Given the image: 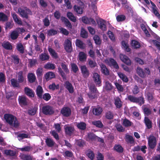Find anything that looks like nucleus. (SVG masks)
<instances>
[{
  "label": "nucleus",
  "instance_id": "c03bdc74",
  "mask_svg": "<svg viewBox=\"0 0 160 160\" xmlns=\"http://www.w3.org/2000/svg\"><path fill=\"white\" fill-rule=\"evenodd\" d=\"M126 17L124 15H118L116 17V19L118 22H122L125 20Z\"/></svg>",
  "mask_w": 160,
  "mask_h": 160
},
{
  "label": "nucleus",
  "instance_id": "58836bf2",
  "mask_svg": "<svg viewBox=\"0 0 160 160\" xmlns=\"http://www.w3.org/2000/svg\"><path fill=\"white\" fill-rule=\"evenodd\" d=\"M13 24L12 21L10 22H7L5 24V29H11L13 26Z\"/></svg>",
  "mask_w": 160,
  "mask_h": 160
},
{
  "label": "nucleus",
  "instance_id": "4468645a",
  "mask_svg": "<svg viewBox=\"0 0 160 160\" xmlns=\"http://www.w3.org/2000/svg\"><path fill=\"white\" fill-rule=\"evenodd\" d=\"M2 46L4 48L7 50H11L12 48L11 44L8 42H4L2 43Z\"/></svg>",
  "mask_w": 160,
  "mask_h": 160
},
{
  "label": "nucleus",
  "instance_id": "2f4dec72",
  "mask_svg": "<svg viewBox=\"0 0 160 160\" xmlns=\"http://www.w3.org/2000/svg\"><path fill=\"white\" fill-rule=\"evenodd\" d=\"M18 82L21 83L24 81V78L22 76V72L20 71L18 73Z\"/></svg>",
  "mask_w": 160,
  "mask_h": 160
},
{
  "label": "nucleus",
  "instance_id": "e2e57ef3",
  "mask_svg": "<svg viewBox=\"0 0 160 160\" xmlns=\"http://www.w3.org/2000/svg\"><path fill=\"white\" fill-rule=\"evenodd\" d=\"M58 72L62 76L63 79H66V75L65 73L63 72L61 68L59 67L58 68Z\"/></svg>",
  "mask_w": 160,
  "mask_h": 160
},
{
  "label": "nucleus",
  "instance_id": "e433bc0d",
  "mask_svg": "<svg viewBox=\"0 0 160 160\" xmlns=\"http://www.w3.org/2000/svg\"><path fill=\"white\" fill-rule=\"evenodd\" d=\"M126 140L128 143L132 144L134 142V141L133 137L128 135H126Z\"/></svg>",
  "mask_w": 160,
  "mask_h": 160
},
{
  "label": "nucleus",
  "instance_id": "393cba45",
  "mask_svg": "<svg viewBox=\"0 0 160 160\" xmlns=\"http://www.w3.org/2000/svg\"><path fill=\"white\" fill-rule=\"evenodd\" d=\"M115 104L118 108H120L122 105V102L120 99L118 97H116L114 98Z\"/></svg>",
  "mask_w": 160,
  "mask_h": 160
},
{
  "label": "nucleus",
  "instance_id": "f3484780",
  "mask_svg": "<svg viewBox=\"0 0 160 160\" xmlns=\"http://www.w3.org/2000/svg\"><path fill=\"white\" fill-rule=\"evenodd\" d=\"M55 75L54 73L52 72H49L44 76L45 78L47 81L55 77Z\"/></svg>",
  "mask_w": 160,
  "mask_h": 160
},
{
  "label": "nucleus",
  "instance_id": "f03ea898",
  "mask_svg": "<svg viewBox=\"0 0 160 160\" xmlns=\"http://www.w3.org/2000/svg\"><path fill=\"white\" fill-rule=\"evenodd\" d=\"M89 92L88 95L90 99H94L97 97L98 91L96 88L93 85H91L89 87Z\"/></svg>",
  "mask_w": 160,
  "mask_h": 160
},
{
  "label": "nucleus",
  "instance_id": "774afa93",
  "mask_svg": "<svg viewBox=\"0 0 160 160\" xmlns=\"http://www.w3.org/2000/svg\"><path fill=\"white\" fill-rule=\"evenodd\" d=\"M88 63L90 66L91 68L95 67L97 65V63L91 60H88Z\"/></svg>",
  "mask_w": 160,
  "mask_h": 160
},
{
  "label": "nucleus",
  "instance_id": "79ce46f5",
  "mask_svg": "<svg viewBox=\"0 0 160 160\" xmlns=\"http://www.w3.org/2000/svg\"><path fill=\"white\" fill-rule=\"evenodd\" d=\"M48 50L52 57L55 58L58 57L57 54L54 50L52 48H48Z\"/></svg>",
  "mask_w": 160,
  "mask_h": 160
},
{
  "label": "nucleus",
  "instance_id": "49530a36",
  "mask_svg": "<svg viewBox=\"0 0 160 160\" xmlns=\"http://www.w3.org/2000/svg\"><path fill=\"white\" fill-rule=\"evenodd\" d=\"M122 37L124 39H128L130 37L128 32L127 31H123L122 33Z\"/></svg>",
  "mask_w": 160,
  "mask_h": 160
},
{
  "label": "nucleus",
  "instance_id": "5fc2aeb1",
  "mask_svg": "<svg viewBox=\"0 0 160 160\" xmlns=\"http://www.w3.org/2000/svg\"><path fill=\"white\" fill-rule=\"evenodd\" d=\"M11 83L13 87H17L19 86V84L17 81L15 79L12 78L11 80Z\"/></svg>",
  "mask_w": 160,
  "mask_h": 160
},
{
  "label": "nucleus",
  "instance_id": "39448f33",
  "mask_svg": "<svg viewBox=\"0 0 160 160\" xmlns=\"http://www.w3.org/2000/svg\"><path fill=\"white\" fill-rule=\"evenodd\" d=\"M42 112L46 115H51L53 114L54 111L53 108L49 105H45L42 108Z\"/></svg>",
  "mask_w": 160,
  "mask_h": 160
},
{
  "label": "nucleus",
  "instance_id": "aec40b11",
  "mask_svg": "<svg viewBox=\"0 0 160 160\" xmlns=\"http://www.w3.org/2000/svg\"><path fill=\"white\" fill-rule=\"evenodd\" d=\"M67 16L69 19L73 22H75L77 21L76 17L71 12H68L67 13Z\"/></svg>",
  "mask_w": 160,
  "mask_h": 160
},
{
  "label": "nucleus",
  "instance_id": "5701e85b",
  "mask_svg": "<svg viewBox=\"0 0 160 160\" xmlns=\"http://www.w3.org/2000/svg\"><path fill=\"white\" fill-rule=\"evenodd\" d=\"M78 58L81 61H85L87 59L86 54L83 52H80L78 55Z\"/></svg>",
  "mask_w": 160,
  "mask_h": 160
},
{
  "label": "nucleus",
  "instance_id": "bf43d9fd",
  "mask_svg": "<svg viewBox=\"0 0 160 160\" xmlns=\"http://www.w3.org/2000/svg\"><path fill=\"white\" fill-rule=\"evenodd\" d=\"M59 29L61 32L65 35H68L69 34V32L64 28H60Z\"/></svg>",
  "mask_w": 160,
  "mask_h": 160
},
{
  "label": "nucleus",
  "instance_id": "4be33fe9",
  "mask_svg": "<svg viewBox=\"0 0 160 160\" xmlns=\"http://www.w3.org/2000/svg\"><path fill=\"white\" fill-rule=\"evenodd\" d=\"M43 91L42 87L40 86H38L36 90V92L37 95L40 98H42V94Z\"/></svg>",
  "mask_w": 160,
  "mask_h": 160
},
{
  "label": "nucleus",
  "instance_id": "c756f323",
  "mask_svg": "<svg viewBox=\"0 0 160 160\" xmlns=\"http://www.w3.org/2000/svg\"><path fill=\"white\" fill-rule=\"evenodd\" d=\"M102 110L100 107H97L93 109V113L96 115H99L100 114Z\"/></svg>",
  "mask_w": 160,
  "mask_h": 160
},
{
  "label": "nucleus",
  "instance_id": "473e14b6",
  "mask_svg": "<svg viewBox=\"0 0 160 160\" xmlns=\"http://www.w3.org/2000/svg\"><path fill=\"white\" fill-rule=\"evenodd\" d=\"M104 88L107 90H111L112 88V86L111 84L108 81L105 82Z\"/></svg>",
  "mask_w": 160,
  "mask_h": 160
},
{
  "label": "nucleus",
  "instance_id": "a878e982",
  "mask_svg": "<svg viewBox=\"0 0 160 160\" xmlns=\"http://www.w3.org/2000/svg\"><path fill=\"white\" fill-rule=\"evenodd\" d=\"M100 66L102 72L105 75H108L109 74V71L104 65L101 64L100 65Z\"/></svg>",
  "mask_w": 160,
  "mask_h": 160
},
{
  "label": "nucleus",
  "instance_id": "603ef678",
  "mask_svg": "<svg viewBox=\"0 0 160 160\" xmlns=\"http://www.w3.org/2000/svg\"><path fill=\"white\" fill-rule=\"evenodd\" d=\"M49 88L50 89L54 90L55 89H58L59 88V85L58 84L56 85L55 83H52L49 86Z\"/></svg>",
  "mask_w": 160,
  "mask_h": 160
},
{
  "label": "nucleus",
  "instance_id": "9b49d317",
  "mask_svg": "<svg viewBox=\"0 0 160 160\" xmlns=\"http://www.w3.org/2000/svg\"><path fill=\"white\" fill-rule=\"evenodd\" d=\"M61 112L63 115L66 117L69 116L71 113L70 108L67 107L63 108L61 110Z\"/></svg>",
  "mask_w": 160,
  "mask_h": 160
},
{
  "label": "nucleus",
  "instance_id": "052dcab7",
  "mask_svg": "<svg viewBox=\"0 0 160 160\" xmlns=\"http://www.w3.org/2000/svg\"><path fill=\"white\" fill-rule=\"evenodd\" d=\"M158 10V8L156 9L154 8V9L152 10V12L155 14L156 16L159 19L160 18V14L159 13Z\"/></svg>",
  "mask_w": 160,
  "mask_h": 160
},
{
  "label": "nucleus",
  "instance_id": "412c9836",
  "mask_svg": "<svg viewBox=\"0 0 160 160\" xmlns=\"http://www.w3.org/2000/svg\"><path fill=\"white\" fill-rule=\"evenodd\" d=\"M8 20V18L7 15L3 12H0V21L6 22Z\"/></svg>",
  "mask_w": 160,
  "mask_h": 160
},
{
  "label": "nucleus",
  "instance_id": "37998d69",
  "mask_svg": "<svg viewBox=\"0 0 160 160\" xmlns=\"http://www.w3.org/2000/svg\"><path fill=\"white\" fill-rule=\"evenodd\" d=\"M86 124L82 122H81L77 124V126L78 128L81 130H84L86 128Z\"/></svg>",
  "mask_w": 160,
  "mask_h": 160
},
{
  "label": "nucleus",
  "instance_id": "0eeeda50",
  "mask_svg": "<svg viewBox=\"0 0 160 160\" xmlns=\"http://www.w3.org/2000/svg\"><path fill=\"white\" fill-rule=\"evenodd\" d=\"M29 9H27L26 8H25L24 9L21 8H19L18 9V12L21 16L23 18L26 19H27L28 18V12H29Z\"/></svg>",
  "mask_w": 160,
  "mask_h": 160
},
{
  "label": "nucleus",
  "instance_id": "6e6552de",
  "mask_svg": "<svg viewBox=\"0 0 160 160\" xmlns=\"http://www.w3.org/2000/svg\"><path fill=\"white\" fill-rule=\"evenodd\" d=\"M93 78L94 81L97 86H101V81L100 77V75L97 73H94L93 75Z\"/></svg>",
  "mask_w": 160,
  "mask_h": 160
},
{
  "label": "nucleus",
  "instance_id": "1a4fd4ad",
  "mask_svg": "<svg viewBox=\"0 0 160 160\" xmlns=\"http://www.w3.org/2000/svg\"><path fill=\"white\" fill-rule=\"evenodd\" d=\"M120 58L121 60L128 65H130L131 62L129 58L126 56L122 54H120Z\"/></svg>",
  "mask_w": 160,
  "mask_h": 160
},
{
  "label": "nucleus",
  "instance_id": "7ed1b4c3",
  "mask_svg": "<svg viewBox=\"0 0 160 160\" xmlns=\"http://www.w3.org/2000/svg\"><path fill=\"white\" fill-rule=\"evenodd\" d=\"M148 144L150 148H154L157 144L156 138L152 135H150L148 138Z\"/></svg>",
  "mask_w": 160,
  "mask_h": 160
},
{
  "label": "nucleus",
  "instance_id": "cd10ccee",
  "mask_svg": "<svg viewBox=\"0 0 160 160\" xmlns=\"http://www.w3.org/2000/svg\"><path fill=\"white\" fill-rule=\"evenodd\" d=\"M137 74L141 77L143 78L145 76V73L143 71V69L140 67H138L137 69Z\"/></svg>",
  "mask_w": 160,
  "mask_h": 160
},
{
  "label": "nucleus",
  "instance_id": "a211bd4d",
  "mask_svg": "<svg viewBox=\"0 0 160 160\" xmlns=\"http://www.w3.org/2000/svg\"><path fill=\"white\" fill-rule=\"evenodd\" d=\"M73 9L74 11L78 14H82L83 12V8L80 6L74 5Z\"/></svg>",
  "mask_w": 160,
  "mask_h": 160
},
{
  "label": "nucleus",
  "instance_id": "a19ab883",
  "mask_svg": "<svg viewBox=\"0 0 160 160\" xmlns=\"http://www.w3.org/2000/svg\"><path fill=\"white\" fill-rule=\"evenodd\" d=\"M18 36V32L16 31H12L11 34V38L13 40H15L17 38Z\"/></svg>",
  "mask_w": 160,
  "mask_h": 160
},
{
  "label": "nucleus",
  "instance_id": "7c9ffc66",
  "mask_svg": "<svg viewBox=\"0 0 160 160\" xmlns=\"http://www.w3.org/2000/svg\"><path fill=\"white\" fill-rule=\"evenodd\" d=\"M46 142L47 145L49 147H52L55 143L52 139L49 138L46 139Z\"/></svg>",
  "mask_w": 160,
  "mask_h": 160
},
{
  "label": "nucleus",
  "instance_id": "423d86ee",
  "mask_svg": "<svg viewBox=\"0 0 160 160\" xmlns=\"http://www.w3.org/2000/svg\"><path fill=\"white\" fill-rule=\"evenodd\" d=\"M18 100L19 104L22 107L27 106L29 103V100L23 96H19Z\"/></svg>",
  "mask_w": 160,
  "mask_h": 160
},
{
  "label": "nucleus",
  "instance_id": "2eb2a0df",
  "mask_svg": "<svg viewBox=\"0 0 160 160\" xmlns=\"http://www.w3.org/2000/svg\"><path fill=\"white\" fill-rule=\"evenodd\" d=\"M66 133L68 135H71L73 132L74 129L72 127L69 126L68 125H66L64 127Z\"/></svg>",
  "mask_w": 160,
  "mask_h": 160
},
{
  "label": "nucleus",
  "instance_id": "338daca9",
  "mask_svg": "<svg viewBox=\"0 0 160 160\" xmlns=\"http://www.w3.org/2000/svg\"><path fill=\"white\" fill-rule=\"evenodd\" d=\"M151 33L152 37L155 39V40H160V37L154 32L151 31Z\"/></svg>",
  "mask_w": 160,
  "mask_h": 160
},
{
  "label": "nucleus",
  "instance_id": "bb28decb",
  "mask_svg": "<svg viewBox=\"0 0 160 160\" xmlns=\"http://www.w3.org/2000/svg\"><path fill=\"white\" fill-rule=\"evenodd\" d=\"M118 74L119 78L123 82H128V78L124 74L121 72H118Z\"/></svg>",
  "mask_w": 160,
  "mask_h": 160
},
{
  "label": "nucleus",
  "instance_id": "0e129e2a",
  "mask_svg": "<svg viewBox=\"0 0 160 160\" xmlns=\"http://www.w3.org/2000/svg\"><path fill=\"white\" fill-rule=\"evenodd\" d=\"M42 98H43L44 100L48 101L50 99L51 96L48 93H46L43 95V97L42 96Z\"/></svg>",
  "mask_w": 160,
  "mask_h": 160
},
{
  "label": "nucleus",
  "instance_id": "680f3d73",
  "mask_svg": "<svg viewBox=\"0 0 160 160\" xmlns=\"http://www.w3.org/2000/svg\"><path fill=\"white\" fill-rule=\"evenodd\" d=\"M82 22L86 24H88L89 23V18L86 16H83L82 18Z\"/></svg>",
  "mask_w": 160,
  "mask_h": 160
},
{
  "label": "nucleus",
  "instance_id": "69168bd1",
  "mask_svg": "<svg viewBox=\"0 0 160 160\" xmlns=\"http://www.w3.org/2000/svg\"><path fill=\"white\" fill-rule=\"evenodd\" d=\"M43 22L45 26L48 27L49 25L50 22L48 17H46L43 19Z\"/></svg>",
  "mask_w": 160,
  "mask_h": 160
},
{
  "label": "nucleus",
  "instance_id": "4c0bfd02",
  "mask_svg": "<svg viewBox=\"0 0 160 160\" xmlns=\"http://www.w3.org/2000/svg\"><path fill=\"white\" fill-rule=\"evenodd\" d=\"M92 124L96 127L101 128L103 127V124L102 122L99 120L94 121L92 122Z\"/></svg>",
  "mask_w": 160,
  "mask_h": 160
},
{
  "label": "nucleus",
  "instance_id": "c9c22d12",
  "mask_svg": "<svg viewBox=\"0 0 160 160\" xmlns=\"http://www.w3.org/2000/svg\"><path fill=\"white\" fill-rule=\"evenodd\" d=\"M76 44L77 46L81 49L84 48L86 46L85 44L82 42V41H76Z\"/></svg>",
  "mask_w": 160,
  "mask_h": 160
},
{
  "label": "nucleus",
  "instance_id": "dca6fc26",
  "mask_svg": "<svg viewBox=\"0 0 160 160\" xmlns=\"http://www.w3.org/2000/svg\"><path fill=\"white\" fill-rule=\"evenodd\" d=\"M81 69L82 73L85 77H88L89 74V71L87 69L86 67L82 66L81 67Z\"/></svg>",
  "mask_w": 160,
  "mask_h": 160
},
{
  "label": "nucleus",
  "instance_id": "09e8293b",
  "mask_svg": "<svg viewBox=\"0 0 160 160\" xmlns=\"http://www.w3.org/2000/svg\"><path fill=\"white\" fill-rule=\"evenodd\" d=\"M114 149L118 152H122L123 149L122 147L120 145H116L114 147Z\"/></svg>",
  "mask_w": 160,
  "mask_h": 160
},
{
  "label": "nucleus",
  "instance_id": "c85d7f7f",
  "mask_svg": "<svg viewBox=\"0 0 160 160\" xmlns=\"http://www.w3.org/2000/svg\"><path fill=\"white\" fill-rule=\"evenodd\" d=\"M55 65L52 63L48 62L44 66V68L46 69L53 70L55 68Z\"/></svg>",
  "mask_w": 160,
  "mask_h": 160
},
{
  "label": "nucleus",
  "instance_id": "6e6d98bb",
  "mask_svg": "<svg viewBox=\"0 0 160 160\" xmlns=\"http://www.w3.org/2000/svg\"><path fill=\"white\" fill-rule=\"evenodd\" d=\"M108 35L111 40H115V37L113 32L111 31H108Z\"/></svg>",
  "mask_w": 160,
  "mask_h": 160
},
{
  "label": "nucleus",
  "instance_id": "20e7f679",
  "mask_svg": "<svg viewBox=\"0 0 160 160\" xmlns=\"http://www.w3.org/2000/svg\"><path fill=\"white\" fill-rule=\"evenodd\" d=\"M105 62L111 67H113L116 69L119 68V66L116 62L112 58H108L105 60Z\"/></svg>",
  "mask_w": 160,
  "mask_h": 160
},
{
  "label": "nucleus",
  "instance_id": "3c124183",
  "mask_svg": "<svg viewBox=\"0 0 160 160\" xmlns=\"http://www.w3.org/2000/svg\"><path fill=\"white\" fill-rule=\"evenodd\" d=\"M128 98L130 101L132 102H139V100L138 98L134 97L131 95L128 96Z\"/></svg>",
  "mask_w": 160,
  "mask_h": 160
},
{
  "label": "nucleus",
  "instance_id": "f257e3e1",
  "mask_svg": "<svg viewBox=\"0 0 160 160\" xmlns=\"http://www.w3.org/2000/svg\"><path fill=\"white\" fill-rule=\"evenodd\" d=\"M4 118L6 121L11 125L15 127L19 126V123L16 118L13 115L10 114H5Z\"/></svg>",
  "mask_w": 160,
  "mask_h": 160
},
{
  "label": "nucleus",
  "instance_id": "8fccbe9b",
  "mask_svg": "<svg viewBox=\"0 0 160 160\" xmlns=\"http://www.w3.org/2000/svg\"><path fill=\"white\" fill-rule=\"evenodd\" d=\"M123 124L125 127H129L131 125V122L129 120L124 119L123 121Z\"/></svg>",
  "mask_w": 160,
  "mask_h": 160
},
{
  "label": "nucleus",
  "instance_id": "ddd939ff",
  "mask_svg": "<svg viewBox=\"0 0 160 160\" xmlns=\"http://www.w3.org/2000/svg\"><path fill=\"white\" fill-rule=\"evenodd\" d=\"M65 88L70 93H72L74 91L73 87L72 84L68 81H66L64 83Z\"/></svg>",
  "mask_w": 160,
  "mask_h": 160
},
{
  "label": "nucleus",
  "instance_id": "ea45409f",
  "mask_svg": "<svg viewBox=\"0 0 160 160\" xmlns=\"http://www.w3.org/2000/svg\"><path fill=\"white\" fill-rule=\"evenodd\" d=\"M144 121L145 124L148 128L149 129L151 128L152 127V122L148 118L145 117Z\"/></svg>",
  "mask_w": 160,
  "mask_h": 160
},
{
  "label": "nucleus",
  "instance_id": "a18cd8bd",
  "mask_svg": "<svg viewBox=\"0 0 160 160\" xmlns=\"http://www.w3.org/2000/svg\"><path fill=\"white\" fill-rule=\"evenodd\" d=\"M17 50L21 53L24 52V48L22 44L21 43L18 44L17 46Z\"/></svg>",
  "mask_w": 160,
  "mask_h": 160
},
{
  "label": "nucleus",
  "instance_id": "f704fd0d",
  "mask_svg": "<svg viewBox=\"0 0 160 160\" xmlns=\"http://www.w3.org/2000/svg\"><path fill=\"white\" fill-rule=\"evenodd\" d=\"M131 45L132 48H139L140 46V44L137 41H132Z\"/></svg>",
  "mask_w": 160,
  "mask_h": 160
},
{
  "label": "nucleus",
  "instance_id": "6ab92c4d",
  "mask_svg": "<svg viewBox=\"0 0 160 160\" xmlns=\"http://www.w3.org/2000/svg\"><path fill=\"white\" fill-rule=\"evenodd\" d=\"M122 48L125 51L127 52H129L130 51V49L129 48L128 41H122Z\"/></svg>",
  "mask_w": 160,
  "mask_h": 160
},
{
  "label": "nucleus",
  "instance_id": "de8ad7c7",
  "mask_svg": "<svg viewBox=\"0 0 160 160\" xmlns=\"http://www.w3.org/2000/svg\"><path fill=\"white\" fill-rule=\"evenodd\" d=\"M40 58L42 60H48L49 58V56L46 53L42 54L40 55Z\"/></svg>",
  "mask_w": 160,
  "mask_h": 160
},
{
  "label": "nucleus",
  "instance_id": "b1692460",
  "mask_svg": "<svg viewBox=\"0 0 160 160\" xmlns=\"http://www.w3.org/2000/svg\"><path fill=\"white\" fill-rule=\"evenodd\" d=\"M63 21L64 22L66 26L68 28V29H72V25L71 22L67 18L65 17H64Z\"/></svg>",
  "mask_w": 160,
  "mask_h": 160
},
{
  "label": "nucleus",
  "instance_id": "864d4df0",
  "mask_svg": "<svg viewBox=\"0 0 160 160\" xmlns=\"http://www.w3.org/2000/svg\"><path fill=\"white\" fill-rule=\"evenodd\" d=\"M18 140L21 141L23 139L28 138V135L25 133H20L18 135Z\"/></svg>",
  "mask_w": 160,
  "mask_h": 160
},
{
  "label": "nucleus",
  "instance_id": "f8f14e48",
  "mask_svg": "<svg viewBox=\"0 0 160 160\" xmlns=\"http://www.w3.org/2000/svg\"><path fill=\"white\" fill-rule=\"evenodd\" d=\"M64 48L67 52H70L72 51V48L70 41H66L64 44Z\"/></svg>",
  "mask_w": 160,
  "mask_h": 160
},
{
  "label": "nucleus",
  "instance_id": "4d7b16f0",
  "mask_svg": "<svg viewBox=\"0 0 160 160\" xmlns=\"http://www.w3.org/2000/svg\"><path fill=\"white\" fill-rule=\"evenodd\" d=\"M5 153L7 155L11 156H14L15 155V153L12 150H6L5 151Z\"/></svg>",
  "mask_w": 160,
  "mask_h": 160
},
{
  "label": "nucleus",
  "instance_id": "13d9d810",
  "mask_svg": "<svg viewBox=\"0 0 160 160\" xmlns=\"http://www.w3.org/2000/svg\"><path fill=\"white\" fill-rule=\"evenodd\" d=\"M81 36L82 37L84 38H86L88 36L87 32L84 29H82L81 30Z\"/></svg>",
  "mask_w": 160,
  "mask_h": 160
},
{
  "label": "nucleus",
  "instance_id": "72a5a7b5",
  "mask_svg": "<svg viewBox=\"0 0 160 160\" xmlns=\"http://www.w3.org/2000/svg\"><path fill=\"white\" fill-rule=\"evenodd\" d=\"M58 32L57 30L52 29L47 31V34L48 36H54L57 34Z\"/></svg>",
  "mask_w": 160,
  "mask_h": 160
},
{
  "label": "nucleus",
  "instance_id": "9d476101",
  "mask_svg": "<svg viewBox=\"0 0 160 160\" xmlns=\"http://www.w3.org/2000/svg\"><path fill=\"white\" fill-rule=\"evenodd\" d=\"M105 22V21L102 19H100L98 22H97L99 28L103 31H106L107 29Z\"/></svg>",
  "mask_w": 160,
  "mask_h": 160
}]
</instances>
